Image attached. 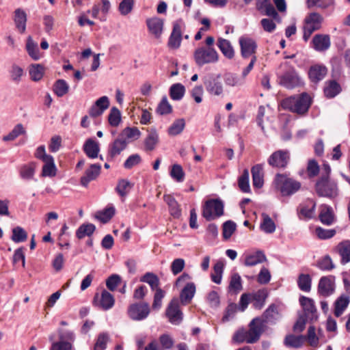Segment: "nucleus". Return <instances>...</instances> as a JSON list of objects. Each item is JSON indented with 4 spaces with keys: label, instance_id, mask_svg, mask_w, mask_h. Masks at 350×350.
Listing matches in <instances>:
<instances>
[{
    "label": "nucleus",
    "instance_id": "obj_1",
    "mask_svg": "<svg viewBox=\"0 0 350 350\" xmlns=\"http://www.w3.org/2000/svg\"><path fill=\"white\" fill-rule=\"evenodd\" d=\"M264 331V323L260 318L253 319L249 324V329H241L233 336L232 340L236 342L252 344L257 342Z\"/></svg>",
    "mask_w": 350,
    "mask_h": 350
},
{
    "label": "nucleus",
    "instance_id": "obj_2",
    "mask_svg": "<svg viewBox=\"0 0 350 350\" xmlns=\"http://www.w3.org/2000/svg\"><path fill=\"white\" fill-rule=\"evenodd\" d=\"M310 105L311 98L307 93L286 98L281 102V106L284 109L299 115L305 114Z\"/></svg>",
    "mask_w": 350,
    "mask_h": 350
},
{
    "label": "nucleus",
    "instance_id": "obj_3",
    "mask_svg": "<svg viewBox=\"0 0 350 350\" xmlns=\"http://www.w3.org/2000/svg\"><path fill=\"white\" fill-rule=\"evenodd\" d=\"M273 186L281 196H290L300 189L301 183L287 174H277L274 177Z\"/></svg>",
    "mask_w": 350,
    "mask_h": 350
},
{
    "label": "nucleus",
    "instance_id": "obj_4",
    "mask_svg": "<svg viewBox=\"0 0 350 350\" xmlns=\"http://www.w3.org/2000/svg\"><path fill=\"white\" fill-rule=\"evenodd\" d=\"M203 83L207 93L214 97L224 98V86L220 74H209L203 79Z\"/></svg>",
    "mask_w": 350,
    "mask_h": 350
},
{
    "label": "nucleus",
    "instance_id": "obj_5",
    "mask_svg": "<svg viewBox=\"0 0 350 350\" xmlns=\"http://www.w3.org/2000/svg\"><path fill=\"white\" fill-rule=\"evenodd\" d=\"M191 280V276L187 273H183L176 280L175 286L179 287L186 282L180 293V302L186 305L191 302L195 295L196 288L193 282H187Z\"/></svg>",
    "mask_w": 350,
    "mask_h": 350
},
{
    "label": "nucleus",
    "instance_id": "obj_6",
    "mask_svg": "<svg viewBox=\"0 0 350 350\" xmlns=\"http://www.w3.org/2000/svg\"><path fill=\"white\" fill-rule=\"evenodd\" d=\"M317 193L321 197L333 199L338 195V184L334 180L321 176L315 185Z\"/></svg>",
    "mask_w": 350,
    "mask_h": 350
},
{
    "label": "nucleus",
    "instance_id": "obj_7",
    "mask_svg": "<svg viewBox=\"0 0 350 350\" xmlns=\"http://www.w3.org/2000/svg\"><path fill=\"white\" fill-rule=\"evenodd\" d=\"M196 64L199 66L215 64L219 60V54L213 47L204 46L197 48L193 53Z\"/></svg>",
    "mask_w": 350,
    "mask_h": 350
},
{
    "label": "nucleus",
    "instance_id": "obj_8",
    "mask_svg": "<svg viewBox=\"0 0 350 350\" xmlns=\"http://www.w3.org/2000/svg\"><path fill=\"white\" fill-rule=\"evenodd\" d=\"M323 21V16L317 12H312L305 18L303 26V40L305 42L310 39L313 32L321 29Z\"/></svg>",
    "mask_w": 350,
    "mask_h": 350
},
{
    "label": "nucleus",
    "instance_id": "obj_9",
    "mask_svg": "<svg viewBox=\"0 0 350 350\" xmlns=\"http://www.w3.org/2000/svg\"><path fill=\"white\" fill-rule=\"evenodd\" d=\"M224 203L219 199H210L202 207V216L207 220L215 219L224 214Z\"/></svg>",
    "mask_w": 350,
    "mask_h": 350
},
{
    "label": "nucleus",
    "instance_id": "obj_10",
    "mask_svg": "<svg viewBox=\"0 0 350 350\" xmlns=\"http://www.w3.org/2000/svg\"><path fill=\"white\" fill-rule=\"evenodd\" d=\"M115 304L113 295L105 289L96 293L93 299V305L105 311L111 309Z\"/></svg>",
    "mask_w": 350,
    "mask_h": 350
},
{
    "label": "nucleus",
    "instance_id": "obj_11",
    "mask_svg": "<svg viewBox=\"0 0 350 350\" xmlns=\"http://www.w3.org/2000/svg\"><path fill=\"white\" fill-rule=\"evenodd\" d=\"M290 160V152L287 150H278L273 152L268 158L269 165L275 168H285Z\"/></svg>",
    "mask_w": 350,
    "mask_h": 350
},
{
    "label": "nucleus",
    "instance_id": "obj_12",
    "mask_svg": "<svg viewBox=\"0 0 350 350\" xmlns=\"http://www.w3.org/2000/svg\"><path fill=\"white\" fill-rule=\"evenodd\" d=\"M150 313V307L147 303L133 304L127 310L129 318L133 321H142L146 319Z\"/></svg>",
    "mask_w": 350,
    "mask_h": 350
},
{
    "label": "nucleus",
    "instance_id": "obj_13",
    "mask_svg": "<svg viewBox=\"0 0 350 350\" xmlns=\"http://www.w3.org/2000/svg\"><path fill=\"white\" fill-rule=\"evenodd\" d=\"M279 83L288 89L302 85V81L294 68H290L279 77Z\"/></svg>",
    "mask_w": 350,
    "mask_h": 350
},
{
    "label": "nucleus",
    "instance_id": "obj_14",
    "mask_svg": "<svg viewBox=\"0 0 350 350\" xmlns=\"http://www.w3.org/2000/svg\"><path fill=\"white\" fill-rule=\"evenodd\" d=\"M166 316L169 321L174 325H178L183 320V312L180 310L179 301L176 298L172 299L166 309Z\"/></svg>",
    "mask_w": 350,
    "mask_h": 350
},
{
    "label": "nucleus",
    "instance_id": "obj_15",
    "mask_svg": "<svg viewBox=\"0 0 350 350\" xmlns=\"http://www.w3.org/2000/svg\"><path fill=\"white\" fill-rule=\"evenodd\" d=\"M241 56L243 58H248L254 55L257 48L256 42L247 36H241L239 38Z\"/></svg>",
    "mask_w": 350,
    "mask_h": 350
},
{
    "label": "nucleus",
    "instance_id": "obj_16",
    "mask_svg": "<svg viewBox=\"0 0 350 350\" xmlns=\"http://www.w3.org/2000/svg\"><path fill=\"white\" fill-rule=\"evenodd\" d=\"M316 209V202L308 199L301 204L297 208V214L300 219L308 220L313 217Z\"/></svg>",
    "mask_w": 350,
    "mask_h": 350
},
{
    "label": "nucleus",
    "instance_id": "obj_17",
    "mask_svg": "<svg viewBox=\"0 0 350 350\" xmlns=\"http://www.w3.org/2000/svg\"><path fill=\"white\" fill-rule=\"evenodd\" d=\"M37 165L34 161L23 163L18 167L21 179L25 181L35 180V174Z\"/></svg>",
    "mask_w": 350,
    "mask_h": 350
},
{
    "label": "nucleus",
    "instance_id": "obj_18",
    "mask_svg": "<svg viewBox=\"0 0 350 350\" xmlns=\"http://www.w3.org/2000/svg\"><path fill=\"white\" fill-rule=\"evenodd\" d=\"M109 99L107 96H103L96 100L94 104L89 109V115L92 118L101 116L109 107Z\"/></svg>",
    "mask_w": 350,
    "mask_h": 350
},
{
    "label": "nucleus",
    "instance_id": "obj_19",
    "mask_svg": "<svg viewBox=\"0 0 350 350\" xmlns=\"http://www.w3.org/2000/svg\"><path fill=\"white\" fill-rule=\"evenodd\" d=\"M128 144L126 141L122 140L119 136L114 139L109 145L107 152V160L111 161L125 150Z\"/></svg>",
    "mask_w": 350,
    "mask_h": 350
},
{
    "label": "nucleus",
    "instance_id": "obj_20",
    "mask_svg": "<svg viewBox=\"0 0 350 350\" xmlns=\"http://www.w3.org/2000/svg\"><path fill=\"white\" fill-rule=\"evenodd\" d=\"M333 252L338 254L340 257V263L345 265L350 262V240L346 239L340 241L333 248Z\"/></svg>",
    "mask_w": 350,
    "mask_h": 350
},
{
    "label": "nucleus",
    "instance_id": "obj_21",
    "mask_svg": "<svg viewBox=\"0 0 350 350\" xmlns=\"http://www.w3.org/2000/svg\"><path fill=\"white\" fill-rule=\"evenodd\" d=\"M318 292L323 297H328L334 292V277H322L319 282Z\"/></svg>",
    "mask_w": 350,
    "mask_h": 350
},
{
    "label": "nucleus",
    "instance_id": "obj_22",
    "mask_svg": "<svg viewBox=\"0 0 350 350\" xmlns=\"http://www.w3.org/2000/svg\"><path fill=\"white\" fill-rule=\"evenodd\" d=\"M312 47L318 52L327 51L331 45L330 37L327 34H316L311 42Z\"/></svg>",
    "mask_w": 350,
    "mask_h": 350
},
{
    "label": "nucleus",
    "instance_id": "obj_23",
    "mask_svg": "<svg viewBox=\"0 0 350 350\" xmlns=\"http://www.w3.org/2000/svg\"><path fill=\"white\" fill-rule=\"evenodd\" d=\"M243 257V264L247 267L255 266L266 260L265 254L260 250L245 252Z\"/></svg>",
    "mask_w": 350,
    "mask_h": 350
},
{
    "label": "nucleus",
    "instance_id": "obj_24",
    "mask_svg": "<svg viewBox=\"0 0 350 350\" xmlns=\"http://www.w3.org/2000/svg\"><path fill=\"white\" fill-rule=\"evenodd\" d=\"M101 165L98 163L92 164L86 170L84 176L81 178V184L87 187L89 183L95 180L100 173Z\"/></svg>",
    "mask_w": 350,
    "mask_h": 350
},
{
    "label": "nucleus",
    "instance_id": "obj_25",
    "mask_svg": "<svg viewBox=\"0 0 350 350\" xmlns=\"http://www.w3.org/2000/svg\"><path fill=\"white\" fill-rule=\"evenodd\" d=\"M319 220L326 226H331L334 223L335 215L332 206L322 204L319 206Z\"/></svg>",
    "mask_w": 350,
    "mask_h": 350
},
{
    "label": "nucleus",
    "instance_id": "obj_26",
    "mask_svg": "<svg viewBox=\"0 0 350 350\" xmlns=\"http://www.w3.org/2000/svg\"><path fill=\"white\" fill-rule=\"evenodd\" d=\"M299 303L303 308L306 318L312 320L317 317V310L313 299L302 295L299 297Z\"/></svg>",
    "mask_w": 350,
    "mask_h": 350
},
{
    "label": "nucleus",
    "instance_id": "obj_27",
    "mask_svg": "<svg viewBox=\"0 0 350 350\" xmlns=\"http://www.w3.org/2000/svg\"><path fill=\"white\" fill-rule=\"evenodd\" d=\"M14 22L17 31L20 33H24L26 31L27 14L21 8H17L14 13Z\"/></svg>",
    "mask_w": 350,
    "mask_h": 350
},
{
    "label": "nucleus",
    "instance_id": "obj_28",
    "mask_svg": "<svg viewBox=\"0 0 350 350\" xmlns=\"http://www.w3.org/2000/svg\"><path fill=\"white\" fill-rule=\"evenodd\" d=\"M159 142V136L157 130L152 128L148 131V134L144 139V147L146 151L154 150Z\"/></svg>",
    "mask_w": 350,
    "mask_h": 350
},
{
    "label": "nucleus",
    "instance_id": "obj_29",
    "mask_svg": "<svg viewBox=\"0 0 350 350\" xmlns=\"http://www.w3.org/2000/svg\"><path fill=\"white\" fill-rule=\"evenodd\" d=\"M327 72V70L325 66L314 65L310 68L308 76L312 82L317 83L325 77Z\"/></svg>",
    "mask_w": 350,
    "mask_h": 350
},
{
    "label": "nucleus",
    "instance_id": "obj_30",
    "mask_svg": "<svg viewBox=\"0 0 350 350\" xmlns=\"http://www.w3.org/2000/svg\"><path fill=\"white\" fill-rule=\"evenodd\" d=\"M253 186L256 188H261L264 184V172L263 167L261 164H256L252 167Z\"/></svg>",
    "mask_w": 350,
    "mask_h": 350
},
{
    "label": "nucleus",
    "instance_id": "obj_31",
    "mask_svg": "<svg viewBox=\"0 0 350 350\" xmlns=\"http://www.w3.org/2000/svg\"><path fill=\"white\" fill-rule=\"evenodd\" d=\"M217 46L225 57L229 59L234 58V50L229 40L219 38L217 39Z\"/></svg>",
    "mask_w": 350,
    "mask_h": 350
},
{
    "label": "nucleus",
    "instance_id": "obj_32",
    "mask_svg": "<svg viewBox=\"0 0 350 350\" xmlns=\"http://www.w3.org/2000/svg\"><path fill=\"white\" fill-rule=\"evenodd\" d=\"M25 49L29 56L33 60H39L42 57V54L40 52L37 42H36L30 36L27 38Z\"/></svg>",
    "mask_w": 350,
    "mask_h": 350
},
{
    "label": "nucleus",
    "instance_id": "obj_33",
    "mask_svg": "<svg viewBox=\"0 0 350 350\" xmlns=\"http://www.w3.org/2000/svg\"><path fill=\"white\" fill-rule=\"evenodd\" d=\"M10 79L15 84L20 83L25 75L24 69L16 64H12L8 70Z\"/></svg>",
    "mask_w": 350,
    "mask_h": 350
},
{
    "label": "nucleus",
    "instance_id": "obj_34",
    "mask_svg": "<svg viewBox=\"0 0 350 350\" xmlns=\"http://www.w3.org/2000/svg\"><path fill=\"white\" fill-rule=\"evenodd\" d=\"M129 144L132 140H136L141 136V132L137 127H126L118 135Z\"/></svg>",
    "mask_w": 350,
    "mask_h": 350
},
{
    "label": "nucleus",
    "instance_id": "obj_35",
    "mask_svg": "<svg viewBox=\"0 0 350 350\" xmlns=\"http://www.w3.org/2000/svg\"><path fill=\"white\" fill-rule=\"evenodd\" d=\"M149 31L156 38H159L162 33L163 21L158 17L149 18L146 21Z\"/></svg>",
    "mask_w": 350,
    "mask_h": 350
},
{
    "label": "nucleus",
    "instance_id": "obj_36",
    "mask_svg": "<svg viewBox=\"0 0 350 350\" xmlns=\"http://www.w3.org/2000/svg\"><path fill=\"white\" fill-rule=\"evenodd\" d=\"M163 198L168 205L170 215L174 218H179L181 215V209L178 202L170 195L164 196Z\"/></svg>",
    "mask_w": 350,
    "mask_h": 350
},
{
    "label": "nucleus",
    "instance_id": "obj_37",
    "mask_svg": "<svg viewBox=\"0 0 350 350\" xmlns=\"http://www.w3.org/2000/svg\"><path fill=\"white\" fill-rule=\"evenodd\" d=\"M251 295L254 308L261 309L265 305V299L268 296V292L267 289L263 288L251 294Z\"/></svg>",
    "mask_w": 350,
    "mask_h": 350
},
{
    "label": "nucleus",
    "instance_id": "obj_38",
    "mask_svg": "<svg viewBox=\"0 0 350 350\" xmlns=\"http://www.w3.org/2000/svg\"><path fill=\"white\" fill-rule=\"evenodd\" d=\"M83 150L89 158L95 159L98 157L100 148L98 143L92 139H88L83 146Z\"/></svg>",
    "mask_w": 350,
    "mask_h": 350
},
{
    "label": "nucleus",
    "instance_id": "obj_39",
    "mask_svg": "<svg viewBox=\"0 0 350 350\" xmlns=\"http://www.w3.org/2000/svg\"><path fill=\"white\" fill-rule=\"evenodd\" d=\"M181 42V28L179 25H174L172 32L169 38L168 46L172 49H178Z\"/></svg>",
    "mask_w": 350,
    "mask_h": 350
},
{
    "label": "nucleus",
    "instance_id": "obj_40",
    "mask_svg": "<svg viewBox=\"0 0 350 350\" xmlns=\"http://www.w3.org/2000/svg\"><path fill=\"white\" fill-rule=\"evenodd\" d=\"M306 338L302 335L295 336L293 334H289L285 337L284 342L288 347L298 349L303 345Z\"/></svg>",
    "mask_w": 350,
    "mask_h": 350
},
{
    "label": "nucleus",
    "instance_id": "obj_41",
    "mask_svg": "<svg viewBox=\"0 0 350 350\" xmlns=\"http://www.w3.org/2000/svg\"><path fill=\"white\" fill-rule=\"evenodd\" d=\"M243 289L242 280L238 273H234L230 276L228 286V291L231 293L237 294Z\"/></svg>",
    "mask_w": 350,
    "mask_h": 350
},
{
    "label": "nucleus",
    "instance_id": "obj_42",
    "mask_svg": "<svg viewBox=\"0 0 350 350\" xmlns=\"http://www.w3.org/2000/svg\"><path fill=\"white\" fill-rule=\"evenodd\" d=\"M185 86L180 83H176L171 85L170 88V96L174 100H180L185 94Z\"/></svg>",
    "mask_w": 350,
    "mask_h": 350
},
{
    "label": "nucleus",
    "instance_id": "obj_43",
    "mask_svg": "<svg viewBox=\"0 0 350 350\" xmlns=\"http://www.w3.org/2000/svg\"><path fill=\"white\" fill-rule=\"evenodd\" d=\"M44 164L42 169V176L44 177H53L56 175L57 168L55 164L53 157L43 161Z\"/></svg>",
    "mask_w": 350,
    "mask_h": 350
},
{
    "label": "nucleus",
    "instance_id": "obj_44",
    "mask_svg": "<svg viewBox=\"0 0 350 350\" xmlns=\"http://www.w3.org/2000/svg\"><path fill=\"white\" fill-rule=\"evenodd\" d=\"M341 91L340 85L335 81H331L325 83L324 94L327 98H334Z\"/></svg>",
    "mask_w": 350,
    "mask_h": 350
},
{
    "label": "nucleus",
    "instance_id": "obj_45",
    "mask_svg": "<svg viewBox=\"0 0 350 350\" xmlns=\"http://www.w3.org/2000/svg\"><path fill=\"white\" fill-rule=\"evenodd\" d=\"M260 229L267 234H271L275 230V224L273 219L267 214H262V221L260 223Z\"/></svg>",
    "mask_w": 350,
    "mask_h": 350
},
{
    "label": "nucleus",
    "instance_id": "obj_46",
    "mask_svg": "<svg viewBox=\"0 0 350 350\" xmlns=\"http://www.w3.org/2000/svg\"><path fill=\"white\" fill-rule=\"evenodd\" d=\"M30 78L33 81H38L42 79L44 73V68L39 64L30 65L29 69Z\"/></svg>",
    "mask_w": 350,
    "mask_h": 350
},
{
    "label": "nucleus",
    "instance_id": "obj_47",
    "mask_svg": "<svg viewBox=\"0 0 350 350\" xmlns=\"http://www.w3.org/2000/svg\"><path fill=\"white\" fill-rule=\"evenodd\" d=\"M140 282L148 284L152 291L159 288V279L156 274L152 272H147L143 275L140 278Z\"/></svg>",
    "mask_w": 350,
    "mask_h": 350
},
{
    "label": "nucleus",
    "instance_id": "obj_48",
    "mask_svg": "<svg viewBox=\"0 0 350 350\" xmlns=\"http://www.w3.org/2000/svg\"><path fill=\"white\" fill-rule=\"evenodd\" d=\"M349 303V299L346 295H342L335 302L334 304V314L336 317H339L347 308Z\"/></svg>",
    "mask_w": 350,
    "mask_h": 350
},
{
    "label": "nucleus",
    "instance_id": "obj_49",
    "mask_svg": "<svg viewBox=\"0 0 350 350\" xmlns=\"http://www.w3.org/2000/svg\"><path fill=\"white\" fill-rule=\"evenodd\" d=\"M224 263L221 260H218L213 267V272L211 273V280L217 284L221 282L222 275L224 272Z\"/></svg>",
    "mask_w": 350,
    "mask_h": 350
},
{
    "label": "nucleus",
    "instance_id": "obj_50",
    "mask_svg": "<svg viewBox=\"0 0 350 350\" xmlns=\"http://www.w3.org/2000/svg\"><path fill=\"white\" fill-rule=\"evenodd\" d=\"M185 127V121L183 118H179L174 121L167 129V133L171 136H176L182 133Z\"/></svg>",
    "mask_w": 350,
    "mask_h": 350
},
{
    "label": "nucleus",
    "instance_id": "obj_51",
    "mask_svg": "<svg viewBox=\"0 0 350 350\" xmlns=\"http://www.w3.org/2000/svg\"><path fill=\"white\" fill-rule=\"evenodd\" d=\"M250 174L247 169H245L241 176L239 177L238 185L240 190L243 193H250V186L249 183Z\"/></svg>",
    "mask_w": 350,
    "mask_h": 350
},
{
    "label": "nucleus",
    "instance_id": "obj_52",
    "mask_svg": "<svg viewBox=\"0 0 350 350\" xmlns=\"http://www.w3.org/2000/svg\"><path fill=\"white\" fill-rule=\"evenodd\" d=\"M96 227L92 224H82L79 227L76 232V236L81 239L85 237H90L95 231Z\"/></svg>",
    "mask_w": 350,
    "mask_h": 350
},
{
    "label": "nucleus",
    "instance_id": "obj_53",
    "mask_svg": "<svg viewBox=\"0 0 350 350\" xmlns=\"http://www.w3.org/2000/svg\"><path fill=\"white\" fill-rule=\"evenodd\" d=\"M312 279L308 274L301 273L297 279L299 288L304 292H309L311 289Z\"/></svg>",
    "mask_w": 350,
    "mask_h": 350
},
{
    "label": "nucleus",
    "instance_id": "obj_54",
    "mask_svg": "<svg viewBox=\"0 0 350 350\" xmlns=\"http://www.w3.org/2000/svg\"><path fill=\"white\" fill-rule=\"evenodd\" d=\"M69 85L64 79H58L54 84L53 91L58 97H62L68 93Z\"/></svg>",
    "mask_w": 350,
    "mask_h": 350
},
{
    "label": "nucleus",
    "instance_id": "obj_55",
    "mask_svg": "<svg viewBox=\"0 0 350 350\" xmlns=\"http://www.w3.org/2000/svg\"><path fill=\"white\" fill-rule=\"evenodd\" d=\"M133 187V184L126 179H121L118 181L116 191L122 197L126 196Z\"/></svg>",
    "mask_w": 350,
    "mask_h": 350
},
{
    "label": "nucleus",
    "instance_id": "obj_56",
    "mask_svg": "<svg viewBox=\"0 0 350 350\" xmlns=\"http://www.w3.org/2000/svg\"><path fill=\"white\" fill-rule=\"evenodd\" d=\"M25 133L26 131L23 126L21 124H18L8 135L3 136V140L5 142L12 141Z\"/></svg>",
    "mask_w": 350,
    "mask_h": 350
},
{
    "label": "nucleus",
    "instance_id": "obj_57",
    "mask_svg": "<svg viewBox=\"0 0 350 350\" xmlns=\"http://www.w3.org/2000/svg\"><path fill=\"white\" fill-rule=\"evenodd\" d=\"M109 124L113 127H117L121 122L120 111L116 107H113L108 116Z\"/></svg>",
    "mask_w": 350,
    "mask_h": 350
},
{
    "label": "nucleus",
    "instance_id": "obj_58",
    "mask_svg": "<svg viewBox=\"0 0 350 350\" xmlns=\"http://www.w3.org/2000/svg\"><path fill=\"white\" fill-rule=\"evenodd\" d=\"M224 81L225 84L229 87H235L243 84V81L236 74L232 72L225 74Z\"/></svg>",
    "mask_w": 350,
    "mask_h": 350
},
{
    "label": "nucleus",
    "instance_id": "obj_59",
    "mask_svg": "<svg viewBox=\"0 0 350 350\" xmlns=\"http://www.w3.org/2000/svg\"><path fill=\"white\" fill-rule=\"evenodd\" d=\"M12 240L14 243L24 242L27 239V233L20 226H16L12 229Z\"/></svg>",
    "mask_w": 350,
    "mask_h": 350
},
{
    "label": "nucleus",
    "instance_id": "obj_60",
    "mask_svg": "<svg viewBox=\"0 0 350 350\" xmlns=\"http://www.w3.org/2000/svg\"><path fill=\"white\" fill-rule=\"evenodd\" d=\"M170 174L176 182L181 183L185 178V172L180 165L174 164L172 166Z\"/></svg>",
    "mask_w": 350,
    "mask_h": 350
},
{
    "label": "nucleus",
    "instance_id": "obj_61",
    "mask_svg": "<svg viewBox=\"0 0 350 350\" xmlns=\"http://www.w3.org/2000/svg\"><path fill=\"white\" fill-rule=\"evenodd\" d=\"M317 267L323 271H331L335 266L329 255H326L319 259L317 265Z\"/></svg>",
    "mask_w": 350,
    "mask_h": 350
},
{
    "label": "nucleus",
    "instance_id": "obj_62",
    "mask_svg": "<svg viewBox=\"0 0 350 350\" xmlns=\"http://www.w3.org/2000/svg\"><path fill=\"white\" fill-rule=\"evenodd\" d=\"M336 233V231L334 229H324L321 227H317L315 229V234L322 240L331 239Z\"/></svg>",
    "mask_w": 350,
    "mask_h": 350
},
{
    "label": "nucleus",
    "instance_id": "obj_63",
    "mask_svg": "<svg viewBox=\"0 0 350 350\" xmlns=\"http://www.w3.org/2000/svg\"><path fill=\"white\" fill-rule=\"evenodd\" d=\"M133 7V0H122L119 4L118 10L122 16H126L132 12Z\"/></svg>",
    "mask_w": 350,
    "mask_h": 350
},
{
    "label": "nucleus",
    "instance_id": "obj_64",
    "mask_svg": "<svg viewBox=\"0 0 350 350\" xmlns=\"http://www.w3.org/2000/svg\"><path fill=\"white\" fill-rule=\"evenodd\" d=\"M172 111V107L169 103L167 97L163 96L157 108V113L160 115H165L170 113Z\"/></svg>",
    "mask_w": 350,
    "mask_h": 350
}]
</instances>
